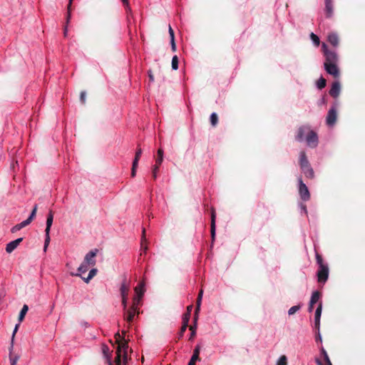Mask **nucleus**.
<instances>
[{
    "instance_id": "obj_1",
    "label": "nucleus",
    "mask_w": 365,
    "mask_h": 365,
    "mask_svg": "<svg viewBox=\"0 0 365 365\" xmlns=\"http://www.w3.org/2000/svg\"><path fill=\"white\" fill-rule=\"evenodd\" d=\"M115 338L116 341L118 342V347L116 350V356L114 361L115 365H122V358L123 361H126L127 359V354L126 349L128 348L127 342H123L124 340V337H123L119 332H117L115 334Z\"/></svg>"
},
{
    "instance_id": "obj_2",
    "label": "nucleus",
    "mask_w": 365,
    "mask_h": 365,
    "mask_svg": "<svg viewBox=\"0 0 365 365\" xmlns=\"http://www.w3.org/2000/svg\"><path fill=\"white\" fill-rule=\"evenodd\" d=\"M316 260L319 266V269L317 274L318 282L319 283L324 284L328 279L329 267L328 265L324 262L322 256L317 252L316 253Z\"/></svg>"
},
{
    "instance_id": "obj_3",
    "label": "nucleus",
    "mask_w": 365,
    "mask_h": 365,
    "mask_svg": "<svg viewBox=\"0 0 365 365\" xmlns=\"http://www.w3.org/2000/svg\"><path fill=\"white\" fill-rule=\"evenodd\" d=\"M322 48L325 56L324 63H335L338 62V56L335 51L329 50L325 43H322Z\"/></svg>"
},
{
    "instance_id": "obj_4",
    "label": "nucleus",
    "mask_w": 365,
    "mask_h": 365,
    "mask_svg": "<svg viewBox=\"0 0 365 365\" xmlns=\"http://www.w3.org/2000/svg\"><path fill=\"white\" fill-rule=\"evenodd\" d=\"M53 212L52 211H49L48 215H47V219H46V230H45V235H46V237H45V242H44V247H43V250L44 251L46 252L48 245H49V242H50V235H49V233H50V230H51V227L52 226V224H53Z\"/></svg>"
},
{
    "instance_id": "obj_5",
    "label": "nucleus",
    "mask_w": 365,
    "mask_h": 365,
    "mask_svg": "<svg viewBox=\"0 0 365 365\" xmlns=\"http://www.w3.org/2000/svg\"><path fill=\"white\" fill-rule=\"evenodd\" d=\"M299 194L303 201H308L310 199V193L307 186L303 182L301 178L298 179Z\"/></svg>"
},
{
    "instance_id": "obj_6",
    "label": "nucleus",
    "mask_w": 365,
    "mask_h": 365,
    "mask_svg": "<svg viewBox=\"0 0 365 365\" xmlns=\"http://www.w3.org/2000/svg\"><path fill=\"white\" fill-rule=\"evenodd\" d=\"M304 140H306L307 145L311 148H315L318 145L319 140L317 134L312 130L309 131Z\"/></svg>"
},
{
    "instance_id": "obj_7",
    "label": "nucleus",
    "mask_w": 365,
    "mask_h": 365,
    "mask_svg": "<svg viewBox=\"0 0 365 365\" xmlns=\"http://www.w3.org/2000/svg\"><path fill=\"white\" fill-rule=\"evenodd\" d=\"M337 114L336 108L335 106H332L328 111L326 123L328 126L332 127L336 121Z\"/></svg>"
},
{
    "instance_id": "obj_8",
    "label": "nucleus",
    "mask_w": 365,
    "mask_h": 365,
    "mask_svg": "<svg viewBox=\"0 0 365 365\" xmlns=\"http://www.w3.org/2000/svg\"><path fill=\"white\" fill-rule=\"evenodd\" d=\"M325 71L330 75L336 78L339 76V71L337 63H324Z\"/></svg>"
},
{
    "instance_id": "obj_9",
    "label": "nucleus",
    "mask_w": 365,
    "mask_h": 365,
    "mask_svg": "<svg viewBox=\"0 0 365 365\" xmlns=\"http://www.w3.org/2000/svg\"><path fill=\"white\" fill-rule=\"evenodd\" d=\"M98 252L97 249H94L91 250L89 252H88L85 257L83 261H85V264H91V266H94L96 264V257Z\"/></svg>"
},
{
    "instance_id": "obj_10",
    "label": "nucleus",
    "mask_w": 365,
    "mask_h": 365,
    "mask_svg": "<svg viewBox=\"0 0 365 365\" xmlns=\"http://www.w3.org/2000/svg\"><path fill=\"white\" fill-rule=\"evenodd\" d=\"M309 130H310L309 126H307V125L300 126L298 129L297 134L295 137L296 140L299 142H303L304 140V138H306L305 135L306 134L307 135Z\"/></svg>"
},
{
    "instance_id": "obj_11",
    "label": "nucleus",
    "mask_w": 365,
    "mask_h": 365,
    "mask_svg": "<svg viewBox=\"0 0 365 365\" xmlns=\"http://www.w3.org/2000/svg\"><path fill=\"white\" fill-rule=\"evenodd\" d=\"M139 314V310L133 307H130L125 311L124 318L126 322L130 323L133 321L134 317Z\"/></svg>"
},
{
    "instance_id": "obj_12",
    "label": "nucleus",
    "mask_w": 365,
    "mask_h": 365,
    "mask_svg": "<svg viewBox=\"0 0 365 365\" xmlns=\"http://www.w3.org/2000/svg\"><path fill=\"white\" fill-rule=\"evenodd\" d=\"M130 290V284L127 281V279L125 277L120 284V293L121 297H128V292Z\"/></svg>"
},
{
    "instance_id": "obj_13",
    "label": "nucleus",
    "mask_w": 365,
    "mask_h": 365,
    "mask_svg": "<svg viewBox=\"0 0 365 365\" xmlns=\"http://www.w3.org/2000/svg\"><path fill=\"white\" fill-rule=\"evenodd\" d=\"M322 304L320 302L316 309L315 311V316H314V327L315 329H317V331L319 330L320 328V318L322 315Z\"/></svg>"
},
{
    "instance_id": "obj_14",
    "label": "nucleus",
    "mask_w": 365,
    "mask_h": 365,
    "mask_svg": "<svg viewBox=\"0 0 365 365\" xmlns=\"http://www.w3.org/2000/svg\"><path fill=\"white\" fill-rule=\"evenodd\" d=\"M23 241L22 237L17 238L15 240H13L10 242H9L6 246V252L7 253H11L15 249L17 248V247L19 245V244Z\"/></svg>"
},
{
    "instance_id": "obj_15",
    "label": "nucleus",
    "mask_w": 365,
    "mask_h": 365,
    "mask_svg": "<svg viewBox=\"0 0 365 365\" xmlns=\"http://www.w3.org/2000/svg\"><path fill=\"white\" fill-rule=\"evenodd\" d=\"M341 86L339 81H334L329 90V94L334 98H337L340 93Z\"/></svg>"
},
{
    "instance_id": "obj_16",
    "label": "nucleus",
    "mask_w": 365,
    "mask_h": 365,
    "mask_svg": "<svg viewBox=\"0 0 365 365\" xmlns=\"http://www.w3.org/2000/svg\"><path fill=\"white\" fill-rule=\"evenodd\" d=\"M200 352V346L196 345L194 349V351H193V354L188 363L189 365H195L196 361L200 360V357H199Z\"/></svg>"
},
{
    "instance_id": "obj_17",
    "label": "nucleus",
    "mask_w": 365,
    "mask_h": 365,
    "mask_svg": "<svg viewBox=\"0 0 365 365\" xmlns=\"http://www.w3.org/2000/svg\"><path fill=\"white\" fill-rule=\"evenodd\" d=\"M325 12L327 18H331L334 13L332 0H325Z\"/></svg>"
},
{
    "instance_id": "obj_18",
    "label": "nucleus",
    "mask_w": 365,
    "mask_h": 365,
    "mask_svg": "<svg viewBox=\"0 0 365 365\" xmlns=\"http://www.w3.org/2000/svg\"><path fill=\"white\" fill-rule=\"evenodd\" d=\"M309 160L304 151H301L299 153V165L300 168L307 167L309 165Z\"/></svg>"
},
{
    "instance_id": "obj_19",
    "label": "nucleus",
    "mask_w": 365,
    "mask_h": 365,
    "mask_svg": "<svg viewBox=\"0 0 365 365\" xmlns=\"http://www.w3.org/2000/svg\"><path fill=\"white\" fill-rule=\"evenodd\" d=\"M91 266V264H85V261H83V262L81 264L79 267L78 268V273L75 274V276H79L82 277L81 274L86 273L88 270L89 267Z\"/></svg>"
},
{
    "instance_id": "obj_20",
    "label": "nucleus",
    "mask_w": 365,
    "mask_h": 365,
    "mask_svg": "<svg viewBox=\"0 0 365 365\" xmlns=\"http://www.w3.org/2000/svg\"><path fill=\"white\" fill-rule=\"evenodd\" d=\"M145 283L143 282H140L137 287L135 288V296H140V297H143L144 293H145Z\"/></svg>"
},
{
    "instance_id": "obj_21",
    "label": "nucleus",
    "mask_w": 365,
    "mask_h": 365,
    "mask_svg": "<svg viewBox=\"0 0 365 365\" xmlns=\"http://www.w3.org/2000/svg\"><path fill=\"white\" fill-rule=\"evenodd\" d=\"M328 41L334 46L336 47L339 44V37L336 34L332 33L328 36Z\"/></svg>"
},
{
    "instance_id": "obj_22",
    "label": "nucleus",
    "mask_w": 365,
    "mask_h": 365,
    "mask_svg": "<svg viewBox=\"0 0 365 365\" xmlns=\"http://www.w3.org/2000/svg\"><path fill=\"white\" fill-rule=\"evenodd\" d=\"M302 171L304 173L306 177L309 178H314V170L312 168L310 164L307 165V167L301 168Z\"/></svg>"
},
{
    "instance_id": "obj_23",
    "label": "nucleus",
    "mask_w": 365,
    "mask_h": 365,
    "mask_svg": "<svg viewBox=\"0 0 365 365\" xmlns=\"http://www.w3.org/2000/svg\"><path fill=\"white\" fill-rule=\"evenodd\" d=\"M97 269L96 268H93L91 269L90 271H89V273H88V275L87 276V277H81L82 279L86 282V283H88L90 282V280L94 277L96 276V274H97Z\"/></svg>"
},
{
    "instance_id": "obj_24",
    "label": "nucleus",
    "mask_w": 365,
    "mask_h": 365,
    "mask_svg": "<svg viewBox=\"0 0 365 365\" xmlns=\"http://www.w3.org/2000/svg\"><path fill=\"white\" fill-rule=\"evenodd\" d=\"M211 235L214 239L215 235V213L214 210L212 211L211 215Z\"/></svg>"
},
{
    "instance_id": "obj_25",
    "label": "nucleus",
    "mask_w": 365,
    "mask_h": 365,
    "mask_svg": "<svg viewBox=\"0 0 365 365\" xmlns=\"http://www.w3.org/2000/svg\"><path fill=\"white\" fill-rule=\"evenodd\" d=\"M320 298V293L318 291L312 292L309 302L312 304H315Z\"/></svg>"
},
{
    "instance_id": "obj_26",
    "label": "nucleus",
    "mask_w": 365,
    "mask_h": 365,
    "mask_svg": "<svg viewBox=\"0 0 365 365\" xmlns=\"http://www.w3.org/2000/svg\"><path fill=\"white\" fill-rule=\"evenodd\" d=\"M142 297L140 296H134L133 298V303L131 307L137 309L139 310V306L140 304Z\"/></svg>"
},
{
    "instance_id": "obj_27",
    "label": "nucleus",
    "mask_w": 365,
    "mask_h": 365,
    "mask_svg": "<svg viewBox=\"0 0 365 365\" xmlns=\"http://www.w3.org/2000/svg\"><path fill=\"white\" fill-rule=\"evenodd\" d=\"M11 351H13V350ZM19 359V356L17 354L13 355L12 352H11V350L9 349V360L11 365H16Z\"/></svg>"
},
{
    "instance_id": "obj_28",
    "label": "nucleus",
    "mask_w": 365,
    "mask_h": 365,
    "mask_svg": "<svg viewBox=\"0 0 365 365\" xmlns=\"http://www.w3.org/2000/svg\"><path fill=\"white\" fill-rule=\"evenodd\" d=\"M73 0H69L68 7H67V16H66V25L68 24L71 18V4Z\"/></svg>"
},
{
    "instance_id": "obj_29",
    "label": "nucleus",
    "mask_w": 365,
    "mask_h": 365,
    "mask_svg": "<svg viewBox=\"0 0 365 365\" xmlns=\"http://www.w3.org/2000/svg\"><path fill=\"white\" fill-rule=\"evenodd\" d=\"M28 309H29V307L27 305L25 304L23 306V307L19 313V319L20 321H21L24 318L25 314L28 312Z\"/></svg>"
},
{
    "instance_id": "obj_30",
    "label": "nucleus",
    "mask_w": 365,
    "mask_h": 365,
    "mask_svg": "<svg viewBox=\"0 0 365 365\" xmlns=\"http://www.w3.org/2000/svg\"><path fill=\"white\" fill-rule=\"evenodd\" d=\"M217 122H218L217 115L215 113H212L210 115V123H211L212 125L214 127L216 126V125L217 124Z\"/></svg>"
},
{
    "instance_id": "obj_31",
    "label": "nucleus",
    "mask_w": 365,
    "mask_h": 365,
    "mask_svg": "<svg viewBox=\"0 0 365 365\" xmlns=\"http://www.w3.org/2000/svg\"><path fill=\"white\" fill-rule=\"evenodd\" d=\"M141 154H142V149L141 148H138L136 152H135V158L133 160V162L134 164H138V161L140 158V156H141Z\"/></svg>"
},
{
    "instance_id": "obj_32",
    "label": "nucleus",
    "mask_w": 365,
    "mask_h": 365,
    "mask_svg": "<svg viewBox=\"0 0 365 365\" xmlns=\"http://www.w3.org/2000/svg\"><path fill=\"white\" fill-rule=\"evenodd\" d=\"M317 86L319 89H322L326 86V80L321 77L317 82Z\"/></svg>"
},
{
    "instance_id": "obj_33",
    "label": "nucleus",
    "mask_w": 365,
    "mask_h": 365,
    "mask_svg": "<svg viewBox=\"0 0 365 365\" xmlns=\"http://www.w3.org/2000/svg\"><path fill=\"white\" fill-rule=\"evenodd\" d=\"M18 327H19V325L16 324L15 328H14V329L13 334H12L11 340V345H10V350H11V351L14 349V336H15V334H16V333L17 331Z\"/></svg>"
},
{
    "instance_id": "obj_34",
    "label": "nucleus",
    "mask_w": 365,
    "mask_h": 365,
    "mask_svg": "<svg viewBox=\"0 0 365 365\" xmlns=\"http://www.w3.org/2000/svg\"><path fill=\"white\" fill-rule=\"evenodd\" d=\"M172 68L176 71L178 68V58L174 56L172 58Z\"/></svg>"
},
{
    "instance_id": "obj_35",
    "label": "nucleus",
    "mask_w": 365,
    "mask_h": 365,
    "mask_svg": "<svg viewBox=\"0 0 365 365\" xmlns=\"http://www.w3.org/2000/svg\"><path fill=\"white\" fill-rule=\"evenodd\" d=\"M310 38L312 40V41L315 46H318L319 45V43H320L319 38L316 34H314V33H312L310 34Z\"/></svg>"
},
{
    "instance_id": "obj_36",
    "label": "nucleus",
    "mask_w": 365,
    "mask_h": 365,
    "mask_svg": "<svg viewBox=\"0 0 365 365\" xmlns=\"http://www.w3.org/2000/svg\"><path fill=\"white\" fill-rule=\"evenodd\" d=\"M287 359L286 356H281L277 362V365H287Z\"/></svg>"
},
{
    "instance_id": "obj_37",
    "label": "nucleus",
    "mask_w": 365,
    "mask_h": 365,
    "mask_svg": "<svg viewBox=\"0 0 365 365\" xmlns=\"http://www.w3.org/2000/svg\"><path fill=\"white\" fill-rule=\"evenodd\" d=\"M301 308V306L300 305H296V306H293L289 310H288V314L289 315H292V314H294L295 312H297V311H299Z\"/></svg>"
},
{
    "instance_id": "obj_38",
    "label": "nucleus",
    "mask_w": 365,
    "mask_h": 365,
    "mask_svg": "<svg viewBox=\"0 0 365 365\" xmlns=\"http://www.w3.org/2000/svg\"><path fill=\"white\" fill-rule=\"evenodd\" d=\"M123 4V6H125V11L128 14H130L131 13V8L129 5V1L128 0H120Z\"/></svg>"
},
{
    "instance_id": "obj_39",
    "label": "nucleus",
    "mask_w": 365,
    "mask_h": 365,
    "mask_svg": "<svg viewBox=\"0 0 365 365\" xmlns=\"http://www.w3.org/2000/svg\"><path fill=\"white\" fill-rule=\"evenodd\" d=\"M190 314L189 312H186L182 317V324H187L188 326V322L190 320Z\"/></svg>"
},
{
    "instance_id": "obj_40",
    "label": "nucleus",
    "mask_w": 365,
    "mask_h": 365,
    "mask_svg": "<svg viewBox=\"0 0 365 365\" xmlns=\"http://www.w3.org/2000/svg\"><path fill=\"white\" fill-rule=\"evenodd\" d=\"M36 210H37V205H35L31 213L30 214L29 217H28V219L30 222H31L34 220V218L35 217L36 214Z\"/></svg>"
},
{
    "instance_id": "obj_41",
    "label": "nucleus",
    "mask_w": 365,
    "mask_h": 365,
    "mask_svg": "<svg viewBox=\"0 0 365 365\" xmlns=\"http://www.w3.org/2000/svg\"><path fill=\"white\" fill-rule=\"evenodd\" d=\"M187 328V324H182L180 331V332L178 334V338L179 339H180V338H182L183 336L184 333L186 331Z\"/></svg>"
},
{
    "instance_id": "obj_42",
    "label": "nucleus",
    "mask_w": 365,
    "mask_h": 365,
    "mask_svg": "<svg viewBox=\"0 0 365 365\" xmlns=\"http://www.w3.org/2000/svg\"><path fill=\"white\" fill-rule=\"evenodd\" d=\"M159 172V167L154 165L152 168V175L154 179H156L158 177V173Z\"/></svg>"
},
{
    "instance_id": "obj_43",
    "label": "nucleus",
    "mask_w": 365,
    "mask_h": 365,
    "mask_svg": "<svg viewBox=\"0 0 365 365\" xmlns=\"http://www.w3.org/2000/svg\"><path fill=\"white\" fill-rule=\"evenodd\" d=\"M321 354L323 356L324 361H329V356L327 354V352L326 351V350L324 349V347L321 348Z\"/></svg>"
},
{
    "instance_id": "obj_44",
    "label": "nucleus",
    "mask_w": 365,
    "mask_h": 365,
    "mask_svg": "<svg viewBox=\"0 0 365 365\" xmlns=\"http://www.w3.org/2000/svg\"><path fill=\"white\" fill-rule=\"evenodd\" d=\"M190 330L191 331V333H190V336L189 339H190V340H192V338H193V337L195 336V334H196V328H195V327H194V326H191V327H190Z\"/></svg>"
},
{
    "instance_id": "obj_45",
    "label": "nucleus",
    "mask_w": 365,
    "mask_h": 365,
    "mask_svg": "<svg viewBox=\"0 0 365 365\" xmlns=\"http://www.w3.org/2000/svg\"><path fill=\"white\" fill-rule=\"evenodd\" d=\"M168 32H169V35H170V41H175V34H174V31L173 29H172L171 26L169 25V27H168Z\"/></svg>"
},
{
    "instance_id": "obj_46",
    "label": "nucleus",
    "mask_w": 365,
    "mask_h": 365,
    "mask_svg": "<svg viewBox=\"0 0 365 365\" xmlns=\"http://www.w3.org/2000/svg\"><path fill=\"white\" fill-rule=\"evenodd\" d=\"M122 305L124 311L127 309L128 297H121Z\"/></svg>"
},
{
    "instance_id": "obj_47",
    "label": "nucleus",
    "mask_w": 365,
    "mask_h": 365,
    "mask_svg": "<svg viewBox=\"0 0 365 365\" xmlns=\"http://www.w3.org/2000/svg\"><path fill=\"white\" fill-rule=\"evenodd\" d=\"M325 361V364H323V363L319 359H316V363L317 365H332L330 359L329 361Z\"/></svg>"
},
{
    "instance_id": "obj_48",
    "label": "nucleus",
    "mask_w": 365,
    "mask_h": 365,
    "mask_svg": "<svg viewBox=\"0 0 365 365\" xmlns=\"http://www.w3.org/2000/svg\"><path fill=\"white\" fill-rule=\"evenodd\" d=\"M31 222L27 218L26 220L22 221L21 222L19 223L21 228H24V227L29 225Z\"/></svg>"
},
{
    "instance_id": "obj_49",
    "label": "nucleus",
    "mask_w": 365,
    "mask_h": 365,
    "mask_svg": "<svg viewBox=\"0 0 365 365\" xmlns=\"http://www.w3.org/2000/svg\"><path fill=\"white\" fill-rule=\"evenodd\" d=\"M138 164H134V163H133V165H132V170H131V176L133 178L135 176V174H136V168L138 167Z\"/></svg>"
},
{
    "instance_id": "obj_50",
    "label": "nucleus",
    "mask_w": 365,
    "mask_h": 365,
    "mask_svg": "<svg viewBox=\"0 0 365 365\" xmlns=\"http://www.w3.org/2000/svg\"><path fill=\"white\" fill-rule=\"evenodd\" d=\"M86 93L85 91H81L80 96V100L82 103H85L86 102Z\"/></svg>"
},
{
    "instance_id": "obj_51",
    "label": "nucleus",
    "mask_w": 365,
    "mask_h": 365,
    "mask_svg": "<svg viewBox=\"0 0 365 365\" xmlns=\"http://www.w3.org/2000/svg\"><path fill=\"white\" fill-rule=\"evenodd\" d=\"M163 158L162 157H158L157 159L155 160V166H158L160 167V165L162 164L163 163Z\"/></svg>"
},
{
    "instance_id": "obj_52",
    "label": "nucleus",
    "mask_w": 365,
    "mask_h": 365,
    "mask_svg": "<svg viewBox=\"0 0 365 365\" xmlns=\"http://www.w3.org/2000/svg\"><path fill=\"white\" fill-rule=\"evenodd\" d=\"M21 229H22V228L21 227L20 225H19V224H17V225H16L15 226H14V227L11 228V232H13V233H14V232H17V231L20 230Z\"/></svg>"
},
{
    "instance_id": "obj_53",
    "label": "nucleus",
    "mask_w": 365,
    "mask_h": 365,
    "mask_svg": "<svg viewBox=\"0 0 365 365\" xmlns=\"http://www.w3.org/2000/svg\"><path fill=\"white\" fill-rule=\"evenodd\" d=\"M300 208L302 212H303L305 215H307V206L304 204H300Z\"/></svg>"
},
{
    "instance_id": "obj_54",
    "label": "nucleus",
    "mask_w": 365,
    "mask_h": 365,
    "mask_svg": "<svg viewBox=\"0 0 365 365\" xmlns=\"http://www.w3.org/2000/svg\"><path fill=\"white\" fill-rule=\"evenodd\" d=\"M171 48L173 52L176 51V44L175 41H170Z\"/></svg>"
},
{
    "instance_id": "obj_55",
    "label": "nucleus",
    "mask_w": 365,
    "mask_h": 365,
    "mask_svg": "<svg viewBox=\"0 0 365 365\" xmlns=\"http://www.w3.org/2000/svg\"><path fill=\"white\" fill-rule=\"evenodd\" d=\"M157 153H158V157L163 158L164 151H163V150L162 148H159L158 150Z\"/></svg>"
},
{
    "instance_id": "obj_56",
    "label": "nucleus",
    "mask_w": 365,
    "mask_h": 365,
    "mask_svg": "<svg viewBox=\"0 0 365 365\" xmlns=\"http://www.w3.org/2000/svg\"><path fill=\"white\" fill-rule=\"evenodd\" d=\"M148 76H149L150 81H154V76H153V75L151 71H149Z\"/></svg>"
},
{
    "instance_id": "obj_57",
    "label": "nucleus",
    "mask_w": 365,
    "mask_h": 365,
    "mask_svg": "<svg viewBox=\"0 0 365 365\" xmlns=\"http://www.w3.org/2000/svg\"><path fill=\"white\" fill-rule=\"evenodd\" d=\"M201 301H202V299L200 298L197 299V310H198L200 309Z\"/></svg>"
},
{
    "instance_id": "obj_58",
    "label": "nucleus",
    "mask_w": 365,
    "mask_h": 365,
    "mask_svg": "<svg viewBox=\"0 0 365 365\" xmlns=\"http://www.w3.org/2000/svg\"><path fill=\"white\" fill-rule=\"evenodd\" d=\"M314 304H312L310 302H309V308H308V311L309 312H312L313 309H314Z\"/></svg>"
},
{
    "instance_id": "obj_59",
    "label": "nucleus",
    "mask_w": 365,
    "mask_h": 365,
    "mask_svg": "<svg viewBox=\"0 0 365 365\" xmlns=\"http://www.w3.org/2000/svg\"><path fill=\"white\" fill-rule=\"evenodd\" d=\"M63 34H64V36H67V33H68V25H66L65 27H64V29H63Z\"/></svg>"
},
{
    "instance_id": "obj_60",
    "label": "nucleus",
    "mask_w": 365,
    "mask_h": 365,
    "mask_svg": "<svg viewBox=\"0 0 365 365\" xmlns=\"http://www.w3.org/2000/svg\"><path fill=\"white\" fill-rule=\"evenodd\" d=\"M192 309V305L188 306L187 308V312H189L190 314Z\"/></svg>"
},
{
    "instance_id": "obj_61",
    "label": "nucleus",
    "mask_w": 365,
    "mask_h": 365,
    "mask_svg": "<svg viewBox=\"0 0 365 365\" xmlns=\"http://www.w3.org/2000/svg\"><path fill=\"white\" fill-rule=\"evenodd\" d=\"M319 340L320 341H322V336H321V334L319 333V330L318 331V335H317V340Z\"/></svg>"
},
{
    "instance_id": "obj_62",
    "label": "nucleus",
    "mask_w": 365,
    "mask_h": 365,
    "mask_svg": "<svg viewBox=\"0 0 365 365\" xmlns=\"http://www.w3.org/2000/svg\"><path fill=\"white\" fill-rule=\"evenodd\" d=\"M202 290H200V292H199L197 299L200 298L202 299Z\"/></svg>"
},
{
    "instance_id": "obj_63",
    "label": "nucleus",
    "mask_w": 365,
    "mask_h": 365,
    "mask_svg": "<svg viewBox=\"0 0 365 365\" xmlns=\"http://www.w3.org/2000/svg\"><path fill=\"white\" fill-rule=\"evenodd\" d=\"M108 350V347L107 346H104L103 348V351L104 353H106V351Z\"/></svg>"
},
{
    "instance_id": "obj_64",
    "label": "nucleus",
    "mask_w": 365,
    "mask_h": 365,
    "mask_svg": "<svg viewBox=\"0 0 365 365\" xmlns=\"http://www.w3.org/2000/svg\"><path fill=\"white\" fill-rule=\"evenodd\" d=\"M123 365H125V361H123Z\"/></svg>"
}]
</instances>
